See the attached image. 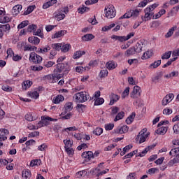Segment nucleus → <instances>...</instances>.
<instances>
[{
  "mask_svg": "<svg viewBox=\"0 0 179 179\" xmlns=\"http://www.w3.org/2000/svg\"><path fill=\"white\" fill-rule=\"evenodd\" d=\"M73 99L76 103H85V101H87L89 99V94L86 92H80L76 93L73 96Z\"/></svg>",
  "mask_w": 179,
  "mask_h": 179,
  "instance_id": "f257e3e1",
  "label": "nucleus"
},
{
  "mask_svg": "<svg viewBox=\"0 0 179 179\" xmlns=\"http://www.w3.org/2000/svg\"><path fill=\"white\" fill-rule=\"evenodd\" d=\"M149 135H150V133L148 132V129L144 128L138 133L136 139H138L139 143H143V142H146Z\"/></svg>",
  "mask_w": 179,
  "mask_h": 179,
  "instance_id": "f03ea898",
  "label": "nucleus"
},
{
  "mask_svg": "<svg viewBox=\"0 0 179 179\" xmlns=\"http://www.w3.org/2000/svg\"><path fill=\"white\" fill-rule=\"evenodd\" d=\"M104 12L105 16L107 19H113V17H115V15H117L115 8H114V6L113 5H110L106 8Z\"/></svg>",
  "mask_w": 179,
  "mask_h": 179,
  "instance_id": "7ed1b4c3",
  "label": "nucleus"
},
{
  "mask_svg": "<svg viewBox=\"0 0 179 179\" xmlns=\"http://www.w3.org/2000/svg\"><path fill=\"white\" fill-rule=\"evenodd\" d=\"M141 10L139 9L129 10L122 16H121L120 19H129L130 17H137V16H139Z\"/></svg>",
  "mask_w": 179,
  "mask_h": 179,
  "instance_id": "20e7f679",
  "label": "nucleus"
},
{
  "mask_svg": "<svg viewBox=\"0 0 179 179\" xmlns=\"http://www.w3.org/2000/svg\"><path fill=\"white\" fill-rule=\"evenodd\" d=\"M29 59L34 64H41L43 62V57L34 52L30 53Z\"/></svg>",
  "mask_w": 179,
  "mask_h": 179,
  "instance_id": "39448f33",
  "label": "nucleus"
},
{
  "mask_svg": "<svg viewBox=\"0 0 179 179\" xmlns=\"http://www.w3.org/2000/svg\"><path fill=\"white\" fill-rule=\"evenodd\" d=\"M54 72H57L59 73H62V72H64V73H68L69 72V66L68 64H65L64 63H59L57 65V69H55Z\"/></svg>",
  "mask_w": 179,
  "mask_h": 179,
  "instance_id": "423d86ee",
  "label": "nucleus"
},
{
  "mask_svg": "<svg viewBox=\"0 0 179 179\" xmlns=\"http://www.w3.org/2000/svg\"><path fill=\"white\" fill-rule=\"evenodd\" d=\"M60 47H61V45L59 44H56V43L52 44V50H50L49 53V55H48L49 59H54V57L57 55V51H59Z\"/></svg>",
  "mask_w": 179,
  "mask_h": 179,
  "instance_id": "0eeeda50",
  "label": "nucleus"
},
{
  "mask_svg": "<svg viewBox=\"0 0 179 179\" xmlns=\"http://www.w3.org/2000/svg\"><path fill=\"white\" fill-rule=\"evenodd\" d=\"M65 17H66L65 13H62V9L61 8L57 10L53 13V18L56 19V20H57L58 22H60V20H64Z\"/></svg>",
  "mask_w": 179,
  "mask_h": 179,
  "instance_id": "6e6552de",
  "label": "nucleus"
},
{
  "mask_svg": "<svg viewBox=\"0 0 179 179\" xmlns=\"http://www.w3.org/2000/svg\"><path fill=\"white\" fill-rule=\"evenodd\" d=\"M41 120L43 121L45 127H48L50 125V122H57L58 121V119L52 118L50 116L44 115L41 116Z\"/></svg>",
  "mask_w": 179,
  "mask_h": 179,
  "instance_id": "1a4fd4ad",
  "label": "nucleus"
},
{
  "mask_svg": "<svg viewBox=\"0 0 179 179\" xmlns=\"http://www.w3.org/2000/svg\"><path fill=\"white\" fill-rule=\"evenodd\" d=\"M174 99V94L170 93L165 96L162 101V106H167L169 103H171Z\"/></svg>",
  "mask_w": 179,
  "mask_h": 179,
  "instance_id": "9d476101",
  "label": "nucleus"
},
{
  "mask_svg": "<svg viewBox=\"0 0 179 179\" xmlns=\"http://www.w3.org/2000/svg\"><path fill=\"white\" fill-rule=\"evenodd\" d=\"M138 96H141V87L136 85L134 87L132 92L130 94L131 99H138Z\"/></svg>",
  "mask_w": 179,
  "mask_h": 179,
  "instance_id": "9b49d317",
  "label": "nucleus"
},
{
  "mask_svg": "<svg viewBox=\"0 0 179 179\" xmlns=\"http://www.w3.org/2000/svg\"><path fill=\"white\" fill-rule=\"evenodd\" d=\"M9 135V131L6 129H0V142L6 141L8 136Z\"/></svg>",
  "mask_w": 179,
  "mask_h": 179,
  "instance_id": "f8f14e48",
  "label": "nucleus"
},
{
  "mask_svg": "<svg viewBox=\"0 0 179 179\" xmlns=\"http://www.w3.org/2000/svg\"><path fill=\"white\" fill-rule=\"evenodd\" d=\"M83 159H85V162H90L92 159H94L93 152L86 151L82 154Z\"/></svg>",
  "mask_w": 179,
  "mask_h": 179,
  "instance_id": "ddd939ff",
  "label": "nucleus"
},
{
  "mask_svg": "<svg viewBox=\"0 0 179 179\" xmlns=\"http://www.w3.org/2000/svg\"><path fill=\"white\" fill-rule=\"evenodd\" d=\"M129 129V127L128 126L123 125L122 127H117V129H116L115 130V134H127V132H128Z\"/></svg>",
  "mask_w": 179,
  "mask_h": 179,
  "instance_id": "4468645a",
  "label": "nucleus"
},
{
  "mask_svg": "<svg viewBox=\"0 0 179 179\" xmlns=\"http://www.w3.org/2000/svg\"><path fill=\"white\" fill-rule=\"evenodd\" d=\"M168 130V127L161 126L160 127H158L155 132L157 135H166V134H167Z\"/></svg>",
  "mask_w": 179,
  "mask_h": 179,
  "instance_id": "2eb2a0df",
  "label": "nucleus"
},
{
  "mask_svg": "<svg viewBox=\"0 0 179 179\" xmlns=\"http://www.w3.org/2000/svg\"><path fill=\"white\" fill-rule=\"evenodd\" d=\"M56 44H59L60 45V48H59V51H61L62 52H68V51H69V50H71V44L69 43H56Z\"/></svg>",
  "mask_w": 179,
  "mask_h": 179,
  "instance_id": "dca6fc26",
  "label": "nucleus"
},
{
  "mask_svg": "<svg viewBox=\"0 0 179 179\" xmlns=\"http://www.w3.org/2000/svg\"><path fill=\"white\" fill-rule=\"evenodd\" d=\"M106 66L108 71H113V69H115L118 66V64L114 61H109L106 63Z\"/></svg>",
  "mask_w": 179,
  "mask_h": 179,
  "instance_id": "f3484780",
  "label": "nucleus"
},
{
  "mask_svg": "<svg viewBox=\"0 0 179 179\" xmlns=\"http://www.w3.org/2000/svg\"><path fill=\"white\" fill-rule=\"evenodd\" d=\"M24 118L27 121H36L37 120V116L34 115V113H28L25 115Z\"/></svg>",
  "mask_w": 179,
  "mask_h": 179,
  "instance_id": "a211bd4d",
  "label": "nucleus"
},
{
  "mask_svg": "<svg viewBox=\"0 0 179 179\" xmlns=\"http://www.w3.org/2000/svg\"><path fill=\"white\" fill-rule=\"evenodd\" d=\"M65 100V97L62 95H57L55 96L52 99V103L54 104H59V103H62Z\"/></svg>",
  "mask_w": 179,
  "mask_h": 179,
  "instance_id": "6ab92c4d",
  "label": "nucleus"
},
{
  "mask_svg": "<svg viewBox=\"0 0 179 179\" xmlns=\"http://www.w3.org/2000/svg\"><path fill=\"white\" fill-rule=\"evenodd\" d=\"M29 43L34 44V45H38L40 44V38L37 36H31L28 38Z\"/></svg>",
  "mask_w": 179,
  "mask_h": 179,
  "instance_id": "aec40b11",
  "label": "nucleus"
},
{
  "mask_svg": "<svg viewBox=\"0 0 179 179\" xmlns=\"http://www.w3.org/2000/svg\"><path fill=\"white\" fill-rule=\"evenodd\" d=\"M110 105L113 106L115 103H117V101L120 100V96L115 94H111L110 96Z\"/></svg>",
  "mask_w": 179,
  "mask_h": 179,
  "instance_id": "412c9836",
  "label": "nucleus"
},
{
  "mask_svg": "<svg viewBox=\"0 0 179 179\" xmlns=\"http://www.w3.org/2000/svg\"><path fill=\"white\" fill-rule=\"evenodd\" d=\"M22 177L23 179H30V177H31V172H30V170L29 169L23 170Z\"/></svg>",
  "mask_w": 179,
  "mask_h": 179,
  "instance_id": "4be33fe9",
  "label": "nucleus"
},
{
  "mask_svg": "<svg viewBox=\"0 0 179 179\" xmlns=\"http://www.w3.org/2000/svg\"><path fill=\"white\" fill-rule=\"evenodd\" d=\"M133 48L135 50V52H141L142 48H143V43L142 41L138 42Z\"/></svg>",
  "mask_w": 179,
  "mask_h": 179,
  "instance_id": "5701e85b",
  "label": "nucleus"
},
{
  "mask_svg": "<svg viewBox=\"0 0 179 179\" xmlns=\"http://www.w3.org/2000/svg\"><path fill=\"white\" fill-rule=\"evenodd\" d=\"M86 52L85 51L78 50L76 51L73 55V59H79L82 55H85Z\"/></svg>",
  "mask_w": 179,
  "mask_h": 179,
  "instance_id": "b1692460",
  "label": "nucleus"
},
{
  "mask_svg": "<svg viewBox=\"0 0 179 179\" xmlns=\"http://www.w3.org/2000/svg\"><path fill=\"white\" fill-rule=\"evenodd\" d=\"M33 85V82L30 80H25L22 83V89L24 90H27V89H30V87Z\"/></svg>",
  "mask_w": 179,
  "mask_h": 179,
  "instance_id": "393cba45",
  "label": "nucleus"
},
{
  "mask_svg": "<svg viewBox=\"0 0 179 179\" xmlns=\"http://www.w3.org/2000/svg\"><path fill=\"white\" fill-rule=\"evenodd\" d=\"M94 38V36L92 34H87L82 37L83 41H92Z\"/></svg>",
  "mask_w": 179,
  "mask_h": 179,
  "instance_id": "a878e982",
  "label": "nucleus"
},
{
  "mask_svg": "<svg viewBox=\"0 0 179 179\" xmlns=\"http://www.w3.org/2000/svg\"><path fill=\"white\" fill-rule=\"evenodd\" d=\"M62 36H65L64 30H61V31L56 32L55 34L52 35V38H59L62 37Z\"/></svg>",
  "mask_w": 179,
  "mask_h": 179,
  "instance_id": "bb28decb",
  "label": "nucleus"
},
{
  "mask_svg": "<svg viewBox=\"0 0 179 179\" xmlns=\"http://www.w3.org/2000/svg\"><path fill=\"white\" fill-rule=\"evenodd\" d=\"M161 64L162 60L155 61L149 66V69H155V68H158L159 66H160Z\"/></svg>",
  "mask_w": 179,
  "mask_h": 179,
  "instance_id": "cd10ccee",
  "label": "nucleus"
},
{
  "mask_svg": "<svg viewBox=\"0 0 179 179\" xmlns=\"http://www.w3.org/2000/svg\"><path fill=\"white\" fill-rule=\"evenodd\" d=\"M23 6L22 5H16L13 8V15H18V13H20V10H22Z\"/></svg>",
  "mask_w": 179,
  "mask_h": 179,
  "instance_id": "c85d7f7f",
  "label": "nucleus"
},
{
  "mask_svg": "<svg viewBox=\"0 0 179 179\" xmlns=\"http://www.w3.org/2000/svg\"><path fill=\"white\" fill-rule=\"evenodd\" d=\"M135 113H132L131 115H130L127 119H126V123L128 125H130V124H132L134 122V120H135Z\"/></svg>",
  "mask_w": 179,
  "mask_h": 179,
  "instance_id": "c756f323",
  "label": "nucleus"
},
{
  "mask_svg": "<svg viewBox=\"0 0 179 179\" xmlns=\"http://www.w3.org/2000/svg\"><path fill=\"white\" fill-rule=\"evenodd\" d=\"M28 95L29 96V97H31V99H38L40 94H38V92L37 91H32V92H28Z\"/></svg>",
  "mask_w": 179,
  "mask_h": 179,
  "instance_id": "7c9ffc66",
  "label": "nucleus"
},
{
  "mask_svg": "<svg viewBox=\"0 0 179 179\" xmlns=\"http://www.w3.org/2000/svg\"><path fill=\"white\" fill-rule=\"evenodd\" d=\"M176 29H177V27H173L172 28L169 29V30L165 35L166 38H169V37H171L173 34H174Z\"/></svg>",
  "mask_w": 179,
  "mask_h": 179,
  "instance_id": "2f4dec72",
  "label": "nucleus"
},
{
  "mask_svg": "<svg viewBox=\"0 0 179 179\" xmlns=\"http://www.w3.org/2000/svg\"><path fill=\"white\" fill-rule=\"evenodd\" d=\"M135 52V49L130 48L125 51L124 55H126V57H131V55H134Z\"/></svg>",
  "mask_w": 179,
  "mask_h": 179,
  "instance_id": "473e14b6",
  "label": "nucleus"
},
{
  "mask_svg": "<svg viewBox=\"0 0 179 179\" xmlns=\"http://www.w3.org/2000/svg\"><path fill=\"white\" fill-rule=\"evenodd\" d=\"M153 55V52L150 50H148L145 52L143 53L142 56V59H148V58H150Z\"/></svg>",
  "mask_w": 179,
  "mask_h": 179,
  "instance_id": "72a5a7b5",
  "label": "nucleus"
},
{
  "mask_svg": "<svg viewBox=\"0 0 179 179\" xmlns=\"http://www.w3.org/2000/svg\"><path fill=\"white\" fill-rule=\"evenodd\" d=\"M94 106H101V104L104 103V99L103 98L94 99Z\"/></svg>",
  "mask_w": 179,
  "mask_h": 179,
  "instance_id": "f704fd0d",
  "label": "nucleus"
},
{
  "mask_svg": "<svg viewBox=\"0 0 179 179\" xmlns=\"http://www.w3.org/2000/svg\"><path fill=\"white\" fill-rule=\"evenodd\" d=\"M36 30H37V25L36 24H31V25H29L27 29V31L29 32V33H35Z\"/></svg>",
  "mask_w": 179,
  "mask_h": 179,
  "instance_id": "c9c22d12",
  "label": "nucleus"
},
{
  "mask_svg": "<svg viewBox=\"0 0 179 179\" xmlns=\"http://www.w3.org/2000/svg\"><path fill=\"white\" fill-rule=\"evenodd\" d=\"M10 22V17L8 15H3L0 17V23H9Z\"/></svg>",
  "mask_w": 179,
  "mask_h": 179,
  "instance_id": "e433bc0d",
  "label": "nucleus"
},
{
  "mask_svg": "<svg viewBox=\"0 0 179 179\" xmlns=\"http://www.w3.org/2000/svg\"><path fill=\"white\" fill-rule=\"evenodd\" d=\"M65 146V149L68 148H72V145H73V142L72 141H71L70 139H66L63 141Z\"/></svg>",
  "mask_w": 179,
  "mask_h": 179,
  "instance_id": "4c0bfd02",
  "label": "nucleus"
},
{
  "mask_svg": "<svg viewBox=\"0 0 179 179\" xmlns=\"http://www.w3.org/2000/svg\"><path fill=\"white\" fill-rule=\"evenodd\" d=\"M92 134H94V135H96V136H100V135L103 134V128L96 127L95 129H94Z\"/></svg>",
  "mask_w": 179,
  "mask_h": 179,
  "instance_id": "58836bf2",
  "label": "nucleus"
},
{
  "mask_svg": "<svg viewBox=\"0 0 179 179\" xmlns=\"http://www.w3.org/2000/svg\"><path fill=\"white\" fill-rule=\"evenodd\" d=\"M24 51H34V50H37V47H33L31 45H25L23 47Z\"/></svg>",
  "mask_w": 179,
  "mask_h": 179,
  "instance_id": "ea45409f",
  "label": "nucleus"
},
{
  "mask_svg": "<svg viewBox=\"0 0 179 179\" xmlns=\"http://www.w3.org/2000/svg\"><path fill=\"white\" fill-rule=\"evenodd\" d=\"M51 50V47L50 45H45V47L43 48L38 49V52H41V54H45V52H48Z\"/></svg>",
  "mask_w": 179,
  "mask_h": 179,
  "instance_id": "a19ab883",
  "label": "nucleus"
},
{
  "mask_svg": "<svg viewBox=\"0 0 179 179\" xmlns=\"http://www.w3.org/2000/svg\"><path fill=\"white\" fill-rule=\"evenodd\" d=\"M99 78H107L108 76V71L107 69L101 70L99 74Z\"/></svg>",
  "mask_w": 179,
  "mask_h": 179,
  "instance_id": "79ce46f5",
  "label": "nucleus"
},
{
  "mask_svg": "<svg viewBox=\"0 0 179 179\" xmlns=\"http://www.w3.org/2000/svg\"><path fill=\"white\" fill-rule=\"evenodd\" d=\"M145 12V15H144V20L145 22H148V20H150V19H152V16L150 14H149V8L148 9H145L144 10Z\"/></svg>",
  "mask_w": 179,
  "mask_h": 179,
  "instance_id": "37998d69",
  "label": "nucleus"
},
{
  "mask_svg": "<svg viewBox=\"0 0 179 179\" xmlns=\"http://www.w3.org/2000/svg\"><path fill=\"white\" fill-rule=\"evenodd\" d=\"M87 176V171L83 170L76 173V177L80 178V177H86Z\"/></svg>",
  "mask_w": 179,
  "mask_h": 179,
  "instance_id": "c03bdc74",
  "label": "nucleus"
},
{
  "mask_svg": "<svg viewBox=\"0 0 179 179\" xmlns=\"http://www.w3.org/2000/svg\"><path fill=\"white\" fill-rule=\"evenodd\" d=\"M125 115V113L124 112H120L116 115L115 118L114 119L115 122H117V121H120V120H122Z\"/></svg>",
  "mask_w": 179,
  "mask_h": 179,
  "instance_id": "a18cd8bd",
  "label": "nucleus"
},
{
  "mask_svg": "<svg viewBox=\"0 0 179 179\" xmlns=\"http://www.w3.org/2000/svg\"><path fill=\"white\" fill-rule=\"evenodd\" d=\"M64 108L66 111H71L73 108V103L72 102H68L65 104Z\"/></svg>",
  "mask_w": 179,
  "mask_h": 179,
  "instance_id": "49530a36",
  "label": "nucleus"
},
{
  "mask_svg": "<svg viewBox=\"0 0 179 179\" xmlns=\"http://www.w3.org/2000/svg\"><path fill=\"white\" fill-rule=\"evenodd\" d=\"M38 164H41V159H33L30 162L31 167H34V166H38Z\"/></svg>",
  "mask_w": 179,
  "mask_h": 179,
  "instance_id": "de8ad7c7",
  "label": "nucleus"
},
{
  "mask_svg": "<svg viewBox=\"0 0 179 179\" xmlns=\"http://www.w3.org/2000/svg\"><path fill=\"white\" fill-rule=\"evenodd\" d=\"M75 131H78V127L75 126L71 127H67L63 129V132H73Z\"/></svg>",
  "mask_w": 179,
  "mask_h": 179,
  "instance_id": "09e8293b",
  "label": "nucleus"
},
{
  "mask_svg": "<svg viewBox=\"0 0 179 179\" xmlns=\"http://www.w3.org/2000/svg\"><path fill=\"white\" fill-rule=\"evenodd\" d=\"M34 36H38V37H44V34H43V29L39 28L37 31H35Z\"/></svg>",
  "mask_w": 179,
  "mask_h": 179,
  "instance_id": "8fccbe9b",
  "label": "nucleus"
},
{
  "mask_svg": "<svg viewBox=\"0 0 179 179\" xmlns=\"http://www.w3.org/2000/svg\"><path fill=\"white\" fill-rule=\"evenodd\" d=\"M115 26V24L113 23L110 24L108 26H105L103 27H102L101 31H108V30H111V29H113V27H114Z\"/></svg>",
  "mask_w": 179,
  "mask_h": 179,
  "instance_id": "3c124183",
  "label": "nucleus"
},
{
  "mask_svg": "<svg viewBox=\"0 0 179 179\" xmlns=\"http://www.w3.org/2000/svg\"><path fill=\"white\" fill-rule=\"evenodd\" d=\"M171 57V51L166 52L162 55V59H169Z\"/></svg>",
  "mask_w": 179,
  "mask_h": 179,
  "instance_id": "603ef678",
  "label": "nucleus"
},
{
  "mask_svg": "<svg viewBox=\"0 0 179 179\" xmlns=\"http://www.w3.org/2000/svg\"><path fill=\"white\" fill-rule=\"evenodd\" d=\"M163 114L164 115H170V114H173V109L170 108H166L163 110Z\"/></svg>",
  "mask_w": 179,
  "mask_h": 179,
  "instance_id": "864d4df0",
  "label": "nucleus"
},
{
  "mask_svg": "<svg viewBox=\"0 0 179 179\" xmlns=\"http://www.w3.org/2000/svg\"><path fill=\"white\" fill-rule=\"evenodd\" d=\"M152 0H143L138 3V8H145L148 5V2H151Z\"/></svg>",
  "mask_w": 179,
  "mask_h": 179,
  "instance_id": "5fc2aeb1",
  "label": "nucleus"
},
{
  "mask_svg": "<svg viewBox=\"0 0 179 179\" xmlns=\"http://www.w3.org/2000/svg\"><path fill=\"white\" fill-rule=\"evenodd\" d=\"M178 160H177L176 158H173V159H171L169 163H168V166L169 167H173V166H174V164H178Z\"/></svg>",
  "mask_w": 179,
  "mask_h": 179,
  "instance_id": "6e6d98bb",
  "label": "nucleus"
},
{
  "mask_svg": "<svg viewBox=\"0 0 179 179\" xmlns=\"http://www.w3.org/2000/svg\"><path fill=\"white\" fill-rule=\"evenodd\" d=\"M179 152V147L171 149L169 152L170 156H176Z\"/></svg>",
  "mask_w": 179,
  "mask_h": 179,
  "instance_id": "4d7b16f0",
  "label": "nucleus"
},
{
  "mask_svg": "<svg viewBox=\"0 0 179 179\" xmlns=\"http://www.w3.org/2000/svg\"><path fill=\"white\" fill-rule=\"evenodd\" d=\"M48 148V145H47L46 143H43L38 147V150H39L40 152H44Z\"/></svg>",
  "mask_w": 179,
  "mask_h": 179,
  "instance_id": "13d9d810",
  "label": "nucleus"
},
{
  "mask_svg": "<svg viewBox=\"0 0 179 179\" xmlns=\"http://www.w3.org/2000/svg\"><path fill=\"white\" fill-rule=\"evenodd\" d=\"M31 69L34 71L35 72H40V71H43V66H31Z\"/></svg>",
  "mask_w": 179,
  "mask_h": 179,
  "instance_id": "bf43d9fd",
  "label": "nucleus"
},
{
  "mask_svg": "<svg viewBox=\"0 0 179 179\" xmlns=\"http://www.w3.org/2000/svg\"><path fill=\"white\" fill-rule=\"evenodd\" d=\"M29 24V21H22L20 24H18L17 29H24Z\"/></svg>",
  "mask_w": 179,
  "mask_h": 179,
  "instance_id": "052dcab7",
  "label": "nucleus"
},
{
  "mask_svg": "<svg viewBox=\"0 0 179 179\" xmlns=\"http://www.w3.org/2000/svg\"><path fill=\"white\" fill-rule=\"evenodd\" d=\"M53 65H55V62L52 61H48V62H44V66H45V68H51V66H52Z\"/></svg>",
  "mask_w": 179,
  "mask_h": 179,
  "instance_id": "680f3d73",
  "label": "nucleus"
},
{
  "mask_svg": "<svg viewBox=\"0 0 179 179\" xmlns=\"http://www.w3.org/2000/svg\"><path fill=\"white\" fill-rule=\"evenodd\" d=\"M78 13H85V12H87L89 10V8L83 6V7H80L78 9Z\"/></svg>",
  "mask_w": 179,
  "mask_h": 179,
  "instance_id": "e2e57ef3",
  "label": "nucleus"
},
{
  "mask_svg": "<svg viewBox=\"0 0 179 179\" xmlns=\"http://www.w3.org/2000/svg\"><path fill=\"white\" fill-rule=\"evenodd\" d=\"M129 94V87H126L122 94V99H125Z\"/></svg>",
  "mask_w": 179,
  "mask_h": 179,
  "instance_id": "0e129e2a",
  "label": "nucleus"
},
{
  "mask_svg": "<svg viewBox=\"0 0 179 179\" xmlns=\"http://www.w3.org/2000/svg\"><path fill=\"white\" fill-rule=\"evenodd\" d=\"M114 128V124L113 123H109L105 124V129L106 131H111Z\"/></svg>",
  "mask_w": 179,
  "mask_h": 179,
  "instance_id": "69168bd1",
  "label": "nucleus"
},
{
  "mask_svg": "<svg viewBox=\"0 0 179 179\" xmlns=\"http://www.w3.org/2000/svg\"><path fill=\"white\" fill-rule=\"evenodd\" d=\"M1 89L4 92H12V87H10L9 85H2Z\"/></svg>",
  "mask_w": 179,
  "mask_h": 179,
  "instance_id": "338daca9",
  "label": "nucleus"
},
{
  "mask_svg": "<svg viewBox=\"0 0 179 179\" xmlns=\"http://www.w3.org/2000/svg\"><path fill=\"white\" fill-rule=\"evenodd\" d=\"M173 129L175 134H179V122L173 126Z\"/></svg>",
  "mask_w": 179,
  "mask_h": 179,
  "instance_id": "774afa93",
  "label": "nucleus"
}]
</instances>
